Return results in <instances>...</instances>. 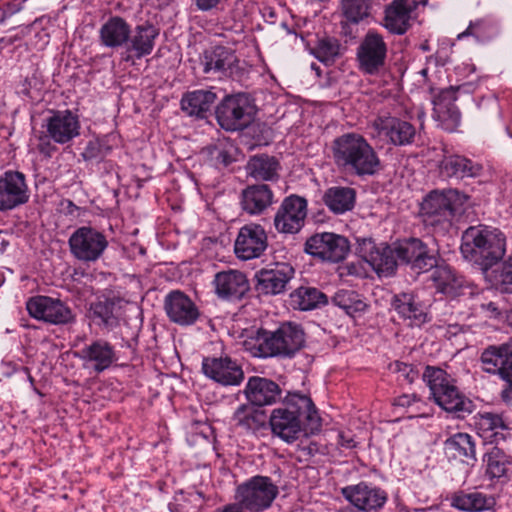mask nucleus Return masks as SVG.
<instances>
[{
    "mask_svg": "<svg viewBox=\"0 0 512 512\" xmlns=\"http://www.w3.org/2000/svg\"><path fill=\"white\" fill-rule=\"evenodd\" d=\"M221 2V0H195L196 7L201 11H209Z\"/></svg>",
    "mask_w": 512,
    "mask_h": 512,
    "instance_id": "13d9d810",
    "label": "nucleus"
},
{
    "mask_svg": "<svg viewBox=\"0 0 512 512\" xmlns=\"http://www.w3.org/2000/svg\"><path fill=\"white\" fill-rule=\"evenodd\" d=\"M444 450L450 458L463 463L473 464L477 460L475 442L467 433L459 432L447 438Z\"/></svg>",
    "mask_w": 512,
    "mask_h": 512,
    "instance_id": "58836bf2",
    "label": "nucleus"
},
{
    "mask_svg": "<svg viewBox=\"0 0 512 512\" xmlns=\"http://www.w3.org/2000/svg\"><path fill=\"white\" fill-rule=\"evenodd\" d=\"M215 116L226 131L243 130L253 122L255 106L245 93L227 95L216 106Z\"/></svg>",
    "mask_w": 512,
    "mask_h": 512,
    "instance_id": "1a4fd4ad",
    "label": "nucleus"
},
{
    "mask_svg": "<svg viewBox=\"0 0 512 512\" xmlns=\"http://www.w3.org/2000/svg\"><path fill=\"white\" fill-rule=\"evenodd\" d=\"M29 197L26 177L22 172L8 170L0 176V212L26 204Z\"/></svg>",
    "mask_w": 512,
    "mask_h": 512,
    "instance_id": "6ab92c4d",
    "label": "nucleus"
},
{
    "mask_svg": "<svg viewBox=\"0 0 512 512\" xmlns=\"http://www.w3.org/2000/svg\"><path fill=\"white\" fill-rule=\"evenodd\" d=\"M202 372L222 386H237L244 380L242 367L229 356L204 357Z\"/></svg>",
    "mask_w": 512,
    "mask_h": 512,
    "instance_id": "4be33fe9",
    "label": "nucleus"
},
{
    "mask_svg": "<svg viewBox=\"0 0 512 512\" xmlns=\"http://www.w3.org/2000/svg\"><path fill=\"white\" fill-rule=\"evenodd\" d=\"M252 404H241L233 413V425L245 432L255 433L264 428L267 421V415L264 410H260Z\"/></svg>",
    "mask_w": 512,
    "mask_h": 512,
    "instance_id": "79ce46f5",
    "label": "nucleus"
},
{
    "mask_svg": "<svg viewBox=\"0 0 512 512\" xmlns=\"http://www.w3.org/2000/svg\"><path fill=\"white\" fill-rule=\"evenodd\" d=\"M420 48L423 51H429L430 50L428 42H425V43L421 44Z\"/></svg>",
    "mask_w": 512,
    "mask_h": 512,
    "instance_id": "774afa93",
    "label": "nucleus"
},
{
    "mask_svg": "<svg viewBox=\"0 0 512 512\" xmlns=\"http://www.w3.org/2000/svg\"><path fill=\"white\" fill-rule=\"evenodd\" d=\"M468 197L457 189L432 190L420 204V214L426 227L444 233Z\"/></svg>",
    "mask_w": 512,
    "mask_h": 512,
    "instance_id": "423d86ee",
    "label": "nucleus"
},
{
    "mask_svg": "<svg viewBox=\"0 0 512 512\" xmlns=\"http://www.w3.org/2000/svg\"><path fill=\"white\" fill-rule=\"evenodd\" d=\"M131 33V26L124 18L111 16L101 26L99 39L103 46L115 49L127 45Z\"/></svg>",
    "mask_w": 512,
    "mask_h": 512,
    "instance_id": "4c0bfd02",
    "label": "nucleus"
},
{
    "mask_svg": "<svg viewBox=\"0 0 512 512\" xmlns=\"http://www.w3.org/2000/svg\"><path fill=\"white\" fill-rule=\"evenodd\" d=\"M482 370L498 375L504 382L500 399L507 406H512V343L490 345L480 356Z\"/></svg>",
    "mask_w": 512,
    "mask_h": 512,
    "instance_id": "6e6552de",
    "label": "nucleus"
},
{
    "mask_svg": "<svg viewBox=\"0 0 512 512\" xmlns=\"http://www.w3.org/2000/svg\"><path fill=\"white\" fill-rule=\"evenodd\" d=\"M216 99L217 95L212 90L199 89L184 93L180 105L182 111L188 116L205 119Z\"/></svg>",
    "mask_w": 512,
    "mask_h": 512,
    "instance_id": "e433bc0d",
    "label": "nucleus"
},
{
    "mask_svg": "<svg viewBox=\"0 0 512 512\" xmlns=\"http://www.w3.org/2000/svg\"><path fill=\"white\" fill-rule=\"evenodd\" d=\"M300 450L304 453L306 456H313L315 453L318 452V445L317 443L310 442L308 445H300Z\"/></svg>",
    "mask_w": 512,
    "mask_h": 512,
    "instance_id": "052dcab7",
    "label": "nucleus"
},
{
    "mask_svg": "<svg viewBox=\"0 0 512 512\" xmlns=\"http://www.w3.org/2000/svg\"><path fill=\"white\" fill-rule=\"evenodd\" d=\"M79 358L97 374L109 369L118 361L115 347L102 338L92 340L86 344L78 353Z\"/></svg>",
    "mask_w": 512,
    "mask_h": 512,
    "instance_id": "a878e982",
    "label": "nucleus"
},
{
    "mask_svg": "<svg viewBox=\"0 0 512 512\" xmlns=\"http://www.w3.org/2000/svg\"><path fill=\"white\" fill-rule=\"evenodd\" d=\"M111 150V146L107 145L105 142L99 139H92L86 143L81 157L87 162H101L111 153Z\"/></svg>",
    "mask_w": 512,
    "mask_h": 512,
    "instance_id": "603ef678",
    "label": "nucleus"
},
{
    "mask_svg": "<svg viewBox=\"0 0 512 512\" xmlns=\"http://www.w3.org/2000/svg\"><path fill=\"white\" fill-rule=\"evenodd\" d=\"M290 306L300 311H309L328 303L325 293L315 287L300 286L291 292Z\"/></svg>",
    "mask_w": 512,
    "mask_h": 512,
    "instance_id": "c03bdc74",
    "label": "nucleus"
},
{
    "mask_svg": "<svg viewBox=\"0 0 512 512\" xmlns=\"http://www.w3.org/2000/svg\"><path fill=\"white\" fill-rule=\"evenodd\" d=\"M332 302L351 317H355L356 314L365 311L367 307L366 303L360 298V295L353 290L342 289L337 291L332 298Z\"/></svg>",
    "mask_w": 512,
    "mask_h": 512,
    "instance_id": "09e8293b",
    "label": "nucleus"
},
{
    "mask_svg": "<svg viewBox=\"0 0 512 512\" xmlns=\"http://www.w3.org/2000/svg\"><path fill=\"white\" fill-rule=\"evenodd\" d=\"M164 308L169 320L180 326L193 325L200 317L196 304L179 290L171 291L165 297Z\"/></svg>",
    "mask_w": 512,
    "mask_h": 512,
    "instance_id": "bb28decb",
    "label": "nucleus"
},
{
    "mask_svg": "<svg viewBox=\"0 0 512 512\" xmlns=\"http://www.w3.org/2000/svg\"><path fill=\"white\" fill-rule=\"evenodd\" d=\"M307 207L304 197L296 194L285 197L274 216L275 229L283 234L298 233L304 226Z\"/></svg>",
    "mask_w": 512,
    "mask_h": 512,
    "instance_id": "dca6fc26",
    "label": "nucleus"
},
{
    "mask_svg": "<svg viewBox=\"0 0 512 512\" xmlns=\"http://www.w3.org/2000/svg\"><path fill=\"white\" fill-rule=\"evenodd\" d=\"M459 88L453 86L440 89L436 92L431 88L433 103V117L440 123L442 129L454 132L461 122V113L455 104Z\"/></svg>",
    "mask_w": 512,
    "mask_h": 512,
    "instance_id": "f3484780",
    "label": "nucleus"
},
{
    "mask_svg": "<svg viewBox=\"0 0 512 512\" xmlns=\"http://www.w3.org/2000/svg\"><path fill=\"white\" fill-rule=\"evenodd\" d=\"M214 512H245V511H243L241 506L235 502V503L227 504L222 508H218Z\"/></svg>",
    "mask_w": 512,
    "mask_h": 512,
    "instance_id": "680f3d73",
    "label": "nucleus"
},
{
    "mask_svg": "<svg viewBox=\"0 0 512 512\" xmlns=\"http://www.w3.org/2000/svg\"><path fill=\"white\" fill-rule=\"evenodd\" d=\"M474 427L477 434L490 444H499L506 439L509 426L501 413L483 411L474 416Z\"/></svg>",
    "mask_w": 512,
    "mask_h": 512,
    "instance_id": "473e14b6",
    "label": "nucleus"
},
{
    "mask_svg": "<svg viewBox=\"0 0 512 512\" xmlns=\"http://www.w3.org/2000/svg\"><path fill=\"white\" fill-rule=\"evenodd\" d=\"M485 476L493 483L505 484L512 476V456L504 450L493 447L483 456Z\"/></svg>",
    "mask_w": 512,
    "mask_h": 512,
    "instance_id": "c9c22d12",
    "label": "nucleus"
},
{
    "mask_svg": "<svg viewBox=\"0 0 512 512\" xmlns=\"http://www.w3.org/2000/svg\"><path fill=\"white\" fill-rule=\"evenodd\" d=\"M432 274L433 282L437 290L448 296H456L463 287V278L458 276L453 268L448 265L434 266Z\"/></svg>",
    "mask_w": 512,
    "mask_h": 512,
    "instance_id": "a18cd8bd",
    "label": "nucleus"
},
{
    "mask_svg": "<svg viewBox=\"0 0 512 512\" xmlns=\"http://www.w3.org/2000/svg\"><path fill=\"white\" fill-rule=\"evenodd\" d=\"M358 251L359 255L379 275L391 276L395 274L399 261L396 256L395 243L392 246L384 243L377 246L371 239H363L359 243Z\"/></svg>",
    "mask_w": 512,
    "mask_h": 512,
    "instance_id": "a211bd4d",
    "label": "nucleus"
},
{
    "mask_svg": "<svg viewBox=\"0 0 512 512\" xmlns=\"http://www.w3.org/2000/svg\"><path fill=\"white\" fill-rule=\"evenodd\" d=\"M213 285L218 298L226 301L241 300L250 288L246 275L238 270L216 273Z\"/></svg>",
    "mask_w": 512,
    "mask_h": 512,
    "instance_id": "c85d7f7f",
    "label": "nucleus"
},
{
    "mask_svg": "<svg viewBox=\"0 0 512 512\" xmlns=\"http://www.w3.org/2000/svg\"><path fill=\"white\" fill-rule=\"evenodd\" d=\"M305 331L300 324L284 322L275 331L259 329L246 347L255 357L293 358L305 345Z\"/></svg>",
    "mask_w": 512,
    "mask_h": 512,
    "instance_id": "7ed1b4c3",
    "label": "nucleus"
},
{
    "mask_svg": "<svg viewBox=\"0 0 512 512\" xmlns=\"http://www.w3.org/2000/svg\"><path fill=\"white\" fill-rule=\"evenodd\" d=\"M398 260L416 273H425L436 266L437 258L420 238L409 237L395 242Z\"/></svg>",
    "mask_w": 512,
    "mask_h": 512,
    "instance_id": "2eb2a0df",
    "label": "nucleus"
},
{
    "mask_svg": "<svg viewBox=\"0 0 512 512\" xmlns=\"http://www.w3.org/2000/svg\"><path fill=\"white\" fill-rule=\"evenodd\" d=\"M422 377L432 399L443 410L461 418L472 413L474 403L459 390L456 379L444 369L427 365Z\"/></svg>",
    "mask_w": 512,
    "mask_h": 512,
    "instance_id": "39448f33",
    "label": "nucleus"
},
{
    "mask_svg": "<svg viewBox=\"0 0 512 512\" xmlns=\"http://www.w3.org/2000/svg\"><path fill=\"white\" fill-rule=\"evenodd\" d=\"M43 127L53 142L63 145L79 136L81 125L79 117L67 109L52 111V115L46 118Z\"/></svg>",
    "mask_w": 512,
    "mask_h": 512,
    "instance_id": "393cba45",
    "label": "nucleus"
},
{
    "mask_svg": "<svg viewBox=\"0 0 512 512\" xmlns=\"http://www.w3.org/2000/svg\"><path fill=\"white\" fill-rule=\"evenodd\" d=\"M393 366L399 376L403 377L408 383H413L419 376L418 371L411 364L395 361Z\"/></svg>",
    "mask_w": 512,
    "mask_h": 512,
    "instance_id": "5fc2aeb1",
    "label": "nucleus"
},
{
    "mask_svg": "<svg viewBox=\"0 0 512 512\" xmlns=\"http://www.w3.org/2000/svg\"><path fill=\"white\" fill-rule=\"evenodd\" d=\"M388 55V45L384 36L375 29H369L356 49L359 70L370 76L384 70Z\"/></svg>",
    "mask_w": 512,
    "mask_h": 512,
    "instance_id": "9b49d317",
    "label": "nucleus"
},
{
    "mask_svg": "<svg viewBox=\"0 0 512 512\" xmlns=\"http://www.w3.org/2000/svg\"><path fill=\"white\" fill-rule=\"evenodd\" d=\"M426 406H414V408L411 409L409 417H425L428 414L425 412Z\"/></svg>",
    "mask_w": 512,
    "mask_h": 512,
    "instance_id": "69168bd1",
    "label": "nucleus"
},
{
    "mask_svg": "<svg viewBox=\"0 0 512 512\" xmlns=\"http://www.w3.org/2000/svg\"><path fill=\"white\" fill-rule=\"evenodd\" d=\"M498 35L497 26L490 20L478 19L470 22L466 30L458 35V39L473 36L479 43L492 41Z\"/></svg>",
    "mask_w": 512,
    "mask_h": 512,
    "instance_id": "8fccbe9b",
    "label": "nucleus"
},
{
    "mask_svg": "<svg viewBox=\"0 0 512 512\" xmlns=\"http://www.w3.org/2000/svg\"><path fill=\"white\" fill-rule=\"evenodd\" d=\"M396 407L407 408L409 412L414 406H427V404L416 394H403L393 400Z\"/></svg>",
    "mask_w": 512,
    "mask_h": 512,
    "instance_id": "864d4df0",
    "label": "nucleus"
},
{
    "mask_svg": "<svg viewBox=\"0 0 512 512\" xmlns=\"http://www.w3.org/2000/svg\"><path fill=\"white\" fill-rule=\"evenodd\" d=\"M71 255L81 263H95L108 248L106 235L91 226H81L72 232L68 239Z\"/></svg>",
    "mask_w": 512,
    "mask_h": 512,
    "instance_id": "9d476101",
    "label": "nucleus"
},
{
    "mask_svg": "<svg viewBox=\"0 0 512 512\" xmlns=\"http://www.w3.org/2000/svg\"><path fill=\"white\" fill-rule=\"evenodd\" d=\"M268 247V237L260 224H246L240 228L234 244L239 259L251 260L262 256Z\"/></svg>",
    "mask_w": 512,
    "mask_h": 512,
    "instance_id": "412c9836",
    "label": "nucleus"
},
{
    "mask_svg": "<svg viewBox=\"0 0 512 512\" xmlns=\"http://www.w3.org/2000/svg\"><path fill=\"white\" fill-rule=\"evenodd\" d=\"M52 139L48 133L44 135H40L38 137L37 150L40 154L47 158H51L53 154L57 151L56 146L52 143Z\"/></svg>",
    "mask_w": 512,
    "mask_h": 512,
    "instance_id": "6e6d98bb",
    "label": "nucleus"
},
{
    "mask_svg": "<svg viewBox=\"0 0 512 512\" xmlns=\"http://www.w3.org/2000/svg\"><path fill=\"white\" fill-rule=\"evenodd\" d=\"M22 37H23V33H22L21 35L16 34V35H14V36H12V37H10V38L8 39V43H9V44H13V43H15L16 41L20 40Z\"/></svg>",
    "mask_w": 512,
    "mask_h": 512,
    "instance_id": "338daca9",
    "label": "nucleus"
},
{
    "mask_svg": "<svg viewBox=\"0 0 512 512\" xmlns=\"http://www.w3.org/2000/svg\"><path fill=\"white\" fill-rule=\"evenodd\" d=\"M391 306L401 319L408 321L410 327H421L429 321L424 305L413 292L395 294Z\"/></svg>",
    "mask_w": 512,
    "mask_h": 512,
    "instance_id": "2f4dec72",
    "label": "nucleus"
},
{
    "mask_svg": "<svg viewBox=\"0 0 512 512\" xmlns=\"http://www.w3.org/2000/svg\"><path fill=\"white\" fill-rule=\"evenodd\" d=\"M304 252L321 262L339 263L349 254L350 243L336 233H315L305 241Z\"/></svg>",
    "mask_w": 512,
    "mask_h": 512,
    "instance_id": "f8f14e48",
    "label": "nucleus"
},
{
    "mask_svg": "<svg viewBox=\"0 0 512 512\" xmlns=\"http://www.w3.org/2000/svg\"><path fill=\"white\" fill-rule=\"evenodd\" d=\"M279 494L278 486L268 476L255 475L235 489L234 499L243 511L263 512Z\"/></svg>",
    "mask_w": 512,
    "mask_h": 512,
    "instance_id": "0eeeda50",
    "label": "nucleus"
},
{
    "mask_svg": "<svg viewBox=\"0 0 512 512\" xmlns=\"http://www.w3.org/2000/svg\"><path fill=\"white\" fill-rule=\"evenodd\" d=\"M30 317L52 325H66L75 321L72 309L58 298L37 295L26 302Z\"/></svg>",
    "mask_w": 512,
    "mask_h": 512,
    "instance_id": "ddd939ff",
    "label": "nucleus"
},
{
    "mask_svg": "<svg viewBox=\"0 0 512 512\" xmlns=\"http://www.w3.org/2000/svg\"><path fill=\"white\" fill-rule=\"evenodd\" d=\"M274 202V192L268 184L248 185L241 191V209L251 216L263 214Z\"/></svg>",
    "mask_w": 512,
    "mask_h": 512,
    "instance_id": "f704fd0d",
    "label": "nucleus"
},
{
    "mask_svg": "<svg viewBox=\"0 0 512 512\" xmlns=\"http://www.w3.org/2000/svg\"><path fill=\"white\" fill-rule=\"evenodd\" d=\"M340 445L345 448H354L356 446V442L353 438L346 437L344 434H340Z\"/></svg>",
    "mask_w": 512,
    "mask_h": 512,
    "instance_id": "e2e57ef3",
    "label": "nucleus"
},
{
    "mask_svg": "<svg viewBox=\"0 0 512 512\" xmlns=\"http://www.w3.org/2000/svg\"><path fill=\"white\" fill-rule=\"evenodd\" d=\"M322 201L332 213L344 214L354 208L356 191L348 186H333L324 192Z\"/></svg>",
    "mask_w": 512,
    "mask_h": 512,
    "instance_id": "a19ab883",
    "label": "nucleus"
},
{
    "mask_svg": "<svg viewBox=\"0 0 512 512\" xmlns=\"http://www.w3.org/2000/svg\"><path fill=\"white\" fill-rule=\"evenodd\" d=\"M237 62L235 51L222 45L206 49L200 56V63L205 74L228 76Z\"/></svg>",
    "mask_w": 512,
    "mask_h": 512,
    "instance_id": "72a5a7b5",
    "label": "nucleus"
},
{
    "mask_svg": "<svg viewBox=\"0 0 512 512\" xmlns=\"http://www.w3.org/2000/svg\"><path fill=\"white\" fill-rule=\"evenodd\" d=\"M341 495L352 505L343 512H379L388 500L385 490L364 481L341 488Z\"/></svg>",
    "mask_w": 512,
    "mask_h": 512,
    "instance_id": "4468645a",
    "label": "nucleus"
},
{
    "mask_svg": "<svg viewBox=\"0 0 512 512\" xmlns=\"http://www.w3.org/2000/svg\"><path fill=\"white\" fill-rule=\"evenodd\" d=\"M216 160L218 163L223 164L224 166H228L233 162L230 153L226 150H220L216 156Z\"/></svg>",
    "mask_w": 512,
    "mask_h": 512,
    "instance_id": "bf43d9fd",
    "label": "nucleus"
},
{
    "mask_svg": "<svg viewBox=\"0 0 512 512\" xmlns=\"http://www.w3.org/2000/svg\"><path fill=\"white\" fill-rule=\"evenodd\" d=\"M282 389L273 380L252 376L248 379L244 395L253 406L263 407L273 405L281 399Z\"/></svg>",
    "mask_w": 512,
    "mask_h": 512,
    "instance_id": "7c9ffc66",
    "label": "nucleus"
},
{
    "mask_svg": "<svg viewBox=\"0 0 512 512\" xmlns=\"http://www.w3.org/2000/svg\"><path fill=\"white\" fill-rule=\"evenodd\" d=\"M279 161L268 154H258L250 157L247 162V174L255 180L277 181L279 179Z\"/></svg>",
    "mask_w": 512,
    "mask_h": 512,
    "instance_id": "37998d69",
    "label": "nucleus"
},
{
    "mask_svg": "<svg viewBox=\"0 0 512 512\" xmlns=\"http://www.w3.org/2000/svg\"><path fill=\"white\" fill-rule=\"evenodd\" d=\"M438 169L442 177L458 180L479 178L485 172L482 162L468 158L465 155L446 151L438 164Z\"/></svg>",
    "mask_w": 512,
    "mask_h": 512,
    "instance_id": "b1692460",
    "label": "nucleus"
},
{
    "mask_svg": "<svg viewBox=\"0 0 512 512\" xmlns=\"http://www.w3.org/2000/svg\"><path fill=\"white\" fill-rule=\"evenodd\" d=\"M416 0H392L384 9L382 26L392 35L402 36L412 27Z\"/></svg>",
    "mask_w": 512,
    "mask_h": 512,
    "instance_id": "5701e85b",
    "label": "nucleus"
},
{
    "mask_svg": "<svg viewBox=\"0 0 512 512\" xmlns=\"http://www.w3.org/2000/svg\"><path fill=\"white\" fill-rule=\"evenodd\" d=\"M501 289L505 293L512 294V257L509 258V269L501 274Z\"/></svg>",
    "mask_w": 512,
    "mask_h": 512,
    "instance_id": "4d7b16f0",
    "label": "nucleus"
},
{
    "mask_svg": "<svg viewBox=\"0 0 512 512\" xmlns=\"http://www.w3.org/2000/svg\"><path fill=\"white\" fill-rule=\"evenodd\" d=\"M159 34L160 29L149 21L136 25L129 36L126 49L132 55L128 54L124 60L130 61L133 57L141 59L150 55L154 50Z\"/></svg>",
    "mask_w": 512,
    "mask_h": 512,
    "instance_id": "c756f323",
    "label": "nucleus"
},
{
    "mask_svg": "<svg viewBox=\"0 0 512 512\" xmlns=\"http://www.w3.org/2000/svg\"><path fill=\"white\" fill-rule=\"evenodd\" d=\"M334 164L342 171L358 177L373 176L381 168V160L368 140L361 134L347 132L331 143Z\"/></svg>",
    "mask_w": 512,
    "mask_h": 512,
    "instance_id": "f03ea898",
    "label": "nucleus"
},
{
    "mask_svg": "<svg viewBox=\"0 0 512 512\" xmlns=\"http://www.w3.org/2000/svg\"><path fill=\"white\" fill-rule=\"evenodd\" d=\"M505 247L503 234L471 226L462 235L460 250L465 259L486 271L503 258Z\"/></svg>",
    "mask_w": 512,
    "mask_h": 512,
    "instance_id": "20e7f679",
    "label": "nucleus"
},
{
    "mask_svg": "<svg viewBox=\"0 0 512 512\" xmlns=\"http://www.w3.org/2000/svg\"><path fill=\"white\" fill-rule=\"evenodd\" d=\"M119 298H104L90 304L91 317L99 326L108 330H113L120 324Z\"/></svg>",
    "mask_w": 512,
    "mask_h": 512,
    "instance_id": "ea45409f",
    "label": "nucleus"
},
{
    "mask_svg": "<svg viewBox=\"0 0 512 512\" xmlns=\"http://www.w3.org/2000/svg\"><path fill=\"white\" fill-rule=\"evenodd\" d=\"M372 0H341L344 17L351 23H359L370 14Z\"/></svg>",
    "mask_w": 512,
    "mask_h": 512,
    "instance_id": "3c124183",
    "label": "nucleus"
},
{
    "mask_svg": "<svg viewBox=\"0 0 512 512\" xmlns=\"http://www.w3.org/2000/svg\"><path fill=\"white\" fill-rule=\"evenodd\" d=\"M269 424L273 435L286 443H293L301 435L319 432L322 420L310 396L288 392L282 405L271 412Z\"/></svg>",
    "mask_w": 512,
    "mask_h": 512,
    "instance_id": "f257e3e1",
    "label": "nucleus"
},
{
    "mask_svg": "<svg viewBox=\"0 0 512 512\" xmlns=\"http://www.w3.org/2000/svg\"><path fill=\"white\" fill-rule=\"evenodd\" d=\"M295 269L287 262H277L256 272V290L264 295H278L285 292L294 278Z\"/></svg>",
    "mask_w": 512,
    "mask_h": 512,
    "instance_id": "aec40b11",
    "label": "nucleus"
},
{
    "mask_svg": "<svg viewBox=\"0 0 512 512\" xmlns=\"http://www.w3.org/2000/svg\"><path fill=\"white\" fill-rule=\"evenodd\" d=\"M63 204H65L66 213L69 215H74L76 212L79 211V207L69 199L65 200Z\"/></svg>",
    "mask_w": 512,
    "mask_h": 512,
    "instance_id": "0e129e2a",
    "label": "nucleus"
},
{
    "mask_svg": "<svg viewBox=\"0 0 512 512\" xmlns=\"http://www.w3.org/2000/svg\"><path fill=\"white\" fill-rule=\"evenodd\" d=\"M374 127L394 146L411 145L416 137L415 126L397 117H378L374 121Z\"/></svg>",
    "mask_w": 512,
    "mask_h": 512,
    "instance_id": "cd10ccee",
    "label": "nucleus"
},
{
    "mask_svg": "<svg viewBox=\"0 0 512 512\" xmlns=\"http://www.w3.org/2000/svg\"><path fill=\"white\" fill-rule=\"evenodd\" d=\"M311 54L323 64L332 65L343 55V47L338 39L326 36L318 39Z\"/></svg>",
    "mask_w": 512,
    "mask_h": 512,
    "instance_id": "de8ad7c7",
    "label": "nucleus"
},
{
    "mask_svg": "<svg viewBox=\"0 0 512 512\" xmlns=\"http://www.w3.org/2000/svg\"><path fill=\"white\" fill-rule=\"evenodd\" d=\"M494 500L481 492H463L455 493L452 497V506L463 511H483L490 509Z\"/></svg>",
    "mask_w": 512,
    "mask_h": 512,
    "instance_id": "49530a36",
    "label": "nucleus"
}]
</instances>
